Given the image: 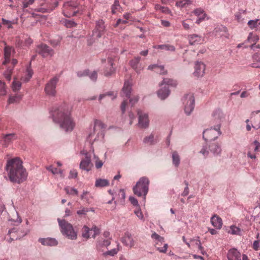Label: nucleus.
Here are the masks:
<instances>
[{
	"label": "nucleus",
	"mask_w": 260,
	"mask_h": 260,
	"mask_svg": "<svg viewBox=\"0 0 260 260\" xmlns=\"http://www.w3.org/2000/svg\"><path fill=\"white\" fill-rule=\"evenodd\" d=\"M22 164V160L18 157L7 161L5 170L8 179L11 182L20 184L26 180L28 174Z\"/></svg>",
	"instance_id": "1"
},
{
	"label": "nucleus",
	"mask_w": 260,
	"mask_h": 260,
	"mask_svg": "<svg viewBox=\"0 0 260 260\" xmlns=\"http://www.w3.org/2000/svg\"><path fill=\"white\" fill-rule=\"evenodd\" d=\"M50 113L53 121L59 123L60 128L65 132H70L74 129L76 122L70 113L65 112L63 106L53 107Z\"/></svg>",
	"instance_id": "2"
},
{
	"label": "nucleus",
	"mask_w": 260,
	"mask_h": 260,
	"mask_svg": "<svg viewBox=\"0 0 260 260\" xmlns=\"http://www.w3.org/2000/svg\"><path fill=\"white\" fill-rule=\"evenodd\" d=\"M105 124L100 120H95L93 124H91L88 130L87 140L91 144L95 141H102L105 134L104 129Z\"/></svg>",
	"instance_id": "3"
},
{
	"label": "nucleus",
	"mask_w": 260,
	"mask_h": 260,
	"mask_svg": "<svg viewBox=\"0 0 260 260\" xmlns=\"http://www.w3.org/2000/svg\"><path fill=\"white\" fill-rule=\"evenodd\" d=\"M149 185V179L146 177L140 178L136 185L133 187L134 193L138 197L143 196L145 200L146 196L148 192Z\"/></svg>",
	"instance_id": "4"
},
{
	"label": "nucleus",
	"mask_w": 260,
	"mask_h": 260,
	"mask_svg": "<svg viewBox=\"0 0 260 260\" xmlns=\"http://www.w3.org/2000/svg\"><path fill=\"white\" fill-rule=\"evenodd\" d=\"M177 83L176 81L169 79L164 78L160 84V88L157 92L158 96L161 100H164L170 94L169 86L175 87Z\"/></svg>",
	"instance_id": "5"
},
{
	"label": "nucleus",
	"mask_w": 260,
	"mask_h": 260,
	"mask_svg": "<svg viewBox=\"0 0 260 260\" xmlns=\"http://www.w3.org/2000/svg\"><path fill=\"white\" fill-rule=\"evenodd\" d=\"M61 233L72 240L77 238V234L75 232L72 225L64 219H57Z\"/></svg>",
	"instance_id": "6"
},
{
	"label": "nucleus",
	"mask_w": 260,
	"mask_h": 260,
	"mask_svg": "<svg viewBox=\"0 0 260 260\" xmlns=\"http://www.w3.org/2000/svg\"><path fill=\"white\" fill-rule=\"evenodd\" d=\"M132 90V82L131 81L127 80L124 82L123 88L121 90V96L129 99V103L133 107L137 103L139 99L138 96H135L130 99L131 93Z\"/></svg>",
	"instance_id": "7"
},
{
	"label": "nucleus",
	"mask_w": 260,
	"mask_h": 260,
	"mask_svg": "<svg viewBox=\"0 0 260 260\" xmlns=\"http://www.w3.org/2000/svg\"><path fill=\"white\" fill-rule=\"evenodd\" d=\"M59 76L56 75L51 78L45 84L44 91L46 95L54 97L56 94V85L59 81Z\"/></svg>",
	"instance_id": "8"
},
{
	"label": "nucleus",
	"mask_w": 260,
	"mask_h": 260,
	"mask_svg": "<svg viewBox=\"0 0 260 260\" xmlns=\"http://www.w3.org/2000/svg\"><path fill=\"white\" fill-rule=\"evenodd\" d=\"M221 134L219 125H214L213 127L205 130L203 133V137L206 141H211L216 139Z\"/></svg>",
	"instance_id": "9"
},
{
	"label": "nucleus",
	"mask_w": 260,
	"mask_h": 260,
	"mask_svg": "<svg viewBox=\"0 0 260 260\" xmlns=\"http://www.w3.org/2000/svg\"><path fill=\"white\" fill-rule=\"evenodd\" d=\"M184 113L190 115L194 108V98L192 94H187L182 99Z\"/></svg>",
	"instance_id": "10"
},
{
	"label": "nucleus",
	"mask_w": 260,
	"mask_h": 260,
	"mask_svg": "<svg viewBox=\"0 0 260 260\" xmlns=\"http://www.w3.org/2000/svg\"><path fill=\"white\" fill-rule=\"evenodd\" d=\"M78 7V4L75 2H67L65 3L63 6V13L64 16L71 17L75 16L78 12L76 9Z\"/></svg>",
	"instance_id": "11"
},
{
	"label": "nucleus",
	"mask_w": 260,
	"mask_h": 260,
	"mask_svg": "<svg viewBox=\"0 0 260 260\" xmlns=\"http://www.w3.org/2000/svg\"><path fill=\"white\" fill-rule=\"evenodd\" d=\"M151 238L155 241L156 249L161 253H166L168 246L167 243H164V238L155 232L151 235Z\"/></svg>",
	"instance_id": "12"
},
{
	"label": "nucleus",
	"mask_w": 260,
	"mask_h": 260,
	"mask_svg": "<svg viewBox=\"0 0 260 260\" xmlns=\"http://www.w3.org/2000/svg\"><path fill=\"white\" fill-rule=\"evenodd\" d=\"M105 22L102 19L96 21L95 27L92 32V37L94 39L100 38L105 32Z\"/></svg>",
	"instance_id": "13"
},
{
	"label": "nucleus",
	"mask_w": 260,
	"mask_h": 260,
	"mask_svg": "<svg viewBox=\"0 0 260 260\" xmlns=\"http://www.w3.org/2000/svg\"><path fill=\"white\" fill-rule=\"evenodd\" d=\"M36 52L43 57H51L54 54V50L45 44L38 45L36 47Z\"/></svg>",
	"instance_id": "14"
},
{
	"label": "nucleus",
	"mask_w": 260,
	"mask_h": 260,
	"mask_svg": "<svg viewBox=\"0 0 260 260\" xmlns=\"http://www.w3.org/2000/svg\"><path fill=\"white\" fill-rule=\"evenodd\" d=\"M46 6L42 5L41 8L37 9L38 12L42 13L50 12L53 11L58 5L57 0H45Z\"/></svg>",
	"instance_id": "15"
},
{
	"label": "nucleus",
	"mask_w": 260,
	"mask_h": 260,
	"mask_svg": "<svg viewBox=\"0 0 260 260\" xmlns=\"http://www.w3.org/2000/svg\"><path fill=\"white\" fill-rule=\"evenodd\" d=\"M138 125L141 128H147L149 124V120L148 115L146 113L142 112L141 110H138Z\"/></svg>",
	"instance_id": "16"
},
{
	"label": "nucleus",
	"mask_w": 260,
	"mask_h": 260,
	"mask_svg": "<svg viewBox=\"0 0 260 260\" xmlns=\"http://www.w3.org/2000/svg\"><path fill=\"white\" fill-rule=\"evenodd\" d=\"M83 153L85 154V158L81 160L80 168L82 170L88 172L91 170L92 166L91 162V155L88 152Z\"/></svg>",
	"instance_id": "17"
},
{
	"label": "nucleus",
	"mask_w": 260,
	"mask_h": 260,
	"mask_svg": "<svg viewBox=\"0 0 260 260\" xmlns=\"http://www.w3.org/2000/svg\"><path fill=\"white\" fill-rule=\"evenodd\" d=\"M213 123H215V125L221 126L222 121L224 119V115L222 111L220 109H216L212 114Z\"/></svg>",
	"instance_id": "18"
},
{
	"label": "nucleus",
	"mask_w": 260,
	"mask_h": 260,
	"mask_svg": "<svg viewBox=\"0 0 260 260\" xmlns=\"http://www.w3.org/2000/svg\"><path fill=\"white\" fill-rule=\"evenodd\" d=\"M32 42V40L27 36H23L22 38L18 37L16 39V45L20 48L29 47Z\"/></svg>",
	"instance_id": "19"
},
{
	"label": "nucleus",
	"mask_w": 260,
	"mask_h": 260,
	"mask_svg": "<svg viewBox=\"0 0 260 260\" xmlns=\"http://www.w3.org/2000/svg\"><path fill=\"white\" fill-rule=\"evenodd\" d=\"M121 241L124 245L130 248L135 245V241L129 232L125 233L123 237L121 238Z\"/></svg>",
	"instance_id": "20"
},
{
	"label": "nucleus",
	"mask_w": 260,
	"mask_h": 260,
	"mask_svg": "<svg viewBox=\"0 0 260 260\" xmlns=\"http://www.w3.org/2000/svg\"><path fill=\"white\" fill-rule=\"evenodd\" d=\"M141 57L137 56L132 59L129 61L131 67L137 73L140 74L143 70L144 67L140 62Z\"/></svg>",
	"instance_id": "21"
},
{
	"label": "nucleus",
	"mask_w": 260,
	"mask_h": 260,
	"mask_svg": "<svg viewBox=\"0 0 260 260\" xmlns=\"http://www.w3.org/2000/svg\"><path fill=\"white\" fill-rule=\"evenodd\" d=\"M205 64L203 62L197 61L194 66V76L198 77L203 76L205 74Z\"/></svg>",
	"instance_id": "22"
},
{
	"label": "nucleus",
	"mask_w": 260,
	"mask_h": 260,
	"mask_svg": "<svg viewBox=\"0 0 260 260\" xmlns=\"http://www.w3.org/2000/svg\"><path fill=\"white\" fill-rule=\"evenodd\" d=\"M188 40L189 41V44L191 45L201 44L204 41V37L197 34L188 35Z\"/></svg>",
	"instance_id": "23"
},
{
	"label": "nucleus",
	"mask_w": 260,
	"mask_h": 260,
	"mask_svg": "<svg viewBox=\"0 0 260 260\" xmlns=\"http://www.w3.org/2000/svg\"><path fill=\"white\" fill-rule=\"evenodd\" d=\"M228 260H241L240 252L236 248L230 249L227 253Z\"/></svg>",
	"instance_id": "24"
},
{
	"label": "nucleus",
	"mask_w": 260,
	"mask_h": 260,
	"mask_svg": "<svg viewBox=\"0 0 260 260\" xmlns=\"http://www.w3.org/2000/svg\"><path fill=\"white\" fill-rule=\"evenodd\" d=\"M38 241L44 246H55L58 244V242L56 239L50 237L46 238H40L39 239Z\"/></svg>",
	"instance_id": "25"
},
{
	"label": "nucleus",
	"mask_w": 260,
	"mask_h": 260,
	"mask_svg": "<svg viewBox=\"0 0 260 260\" xmlns=\"http://www.w3.org/2000/svg\"><path fill=\"white\" fill-rule=\"evenodd\" d=\"M193 13L198 17L196 21L197 24H200L202 21L205 20L207 16L204 10L200 8L194 9Z\"/></svg>",
	"instance_id": "26"
},
{
	"label": "nucleus",
	"mask_w": 260,
	"mask_h": 260,
	"mask_svg": "<svg viewBox=\"0 0 260 260\" xmlns=\"http://www.w3.org/2000/svg\"><path fill=\"white\" fill-rule=\"evenodd\" d=\"M209 149L214 156H220L222 150L221 146L218 143L211 144L209 146Z\"/></svg>",
	"instance_id": "27"
},
{
	"label": "nucleus",
	"mask_w": 260,
	"mask_h": 260,
	"mask_svg": "<svg viewBox=\"0 0 260 260\" xmlns=\"http://www.w3.org/2000/svg\"><path fill=\"white\" fill-rule=\"evenodd\" d=\"M212 225L216 229H220L222 225V219L217 215H214L211 218Z\"/></svg>",
	"instance_id": "28"
},
{
	"label": "nucleus",
	"mask_w": 260,
	"mask_h": 260,
	"mask_svg": "<svg viewBox=\"0 0 260 260\" xmlns=\"http://www.w3.org/2000/svg\"><path fill=\"white\" fill-rule=\"evenodd\" d=\"M108 62L109 63L108 67L106 68L104 71V75L107 77L111 76L115 72V69L113 67V59L109 57Z\"/></svg>",
	"instance_id": "29"
},
{
	"label": "nucleus",
	"mask_w": 260,
	"mask_h": 260,
	"mask_svg": "<svg viewBox=\"0 0 260 260\" xmlns=\"http://www.w3.org/2000/svg\"><path fill=\"white\" fill-rule=\"evenodd\" d=\"M34 74L33 71L30 67V63L27 67L24 75L22 76L21 79L23 82H27L31 78Z\"/></svg>",
	"instance_id": "30"
},
{
	"label": "nucleus",
	"mask_w": 260,
	"mask_h": 260,
	"mask_svg": "<svg viewBox=\"0 0 260 260\" xmlns=\"http://www.w3.org/2000/svg\"><path fill=\"white\" fill-rule=\"evenodd\" d=\"M92 198L91 193L87 190H83L80 196L81 200L88 204L91 203Z\"/></svg>",
	"instance_id": "31"
},
{
	"label": "nucleus",
	"mask_w": 260,
	"mask_h": 260,
	"mask_svg": "<svg viewBox=\"0 0 260 260\" xmlns=\"http://www.w3.org/2000/svg\"><path fill=\"white\" fill-rule=\"evenodd\" d=\"M190 241L191 242H193V244L198 247L199 250L200 251L201 253L203 255H204L206 253V251H205L204 247L202 245L200 237L199 236L191 239L190 240Z\"/></svg>",
	"instance_id": "32"
},
{
	"label": "nucleus",
	"mask_w": 260,
	"mask_h": 260,
	"mask_svg": "<svg viewBox=\"0 0 260 260\" xmlns=\"http://www.w3.org/2000/svg\"><path fill=\"white\" fill-rule=\"evenodd\" d=\"M111 238L99 240L96 242V247L98 250H100L101 249L104 247H107L111 244Z\"/></svg>",
	"instance_id": "33"
},
{
	"label": "nucleus",
	"mask_w": 260,
	"mask_h": 260,
	"mask_svg": "<svg viewBox=\"0 0 260 260\" xmlns=\"http://www.w3.org/2000/svg\"><path fill=\"white\" fill-rule=\"evenodd\" d=\"M18 232L16 228H14L10 230L8 232V234L10 235V238L7 239V241L10 243L12 241L17 240L20 238V236H17V233Z\"/></svg>",
	"instance_id": "34"
},
{
	"label": "nucleus",
	"mask_w": 260,
	"mask_h": 260,
	"mask_svg": "<svg viewBox=\"0 0 260 260\" xmlns=\"http://www.w3.org/2000/svg\"><path fill=\"white\" fill-rule=\"evenodd\" d=\"M13 51V49L9 46H6L4 49V57L5 60L3 61V64H6L9 62L11 54L12 52Z\"/></svg>",
	"instance_id": "35"
},
{
	"label": "nucleus",
	"mask_w": 260,
	"mask_h": 260,
	"mask_svg": "<svg viewBox=\"0 0 260 260\" xmlns=\"http://www.w3.org/2000/svg\"><path fill=\"white\" fill-rule=\"evenodd\" d=\"M17 138V136L14 133L8 134L4 136L3 140L5 145H7L14 140Z\"/></svg>",
	"instance_id": "36"
},
{
	"label": "nucleus",
	"mask_w": 260,
	"mask_h": 260,
	"mask_svg": "<svg viewBox=\"0 0 260 260\" xmlns=\"http://www.w3.org/2000/svg\"><path fill=\"white\" fill-rule=\"evenodd\" d=\"M153 48L155 49H164L167 51H175V47L172 45L170 44H164L153 46Z\"/></svg>",
	"instance_id": "37"
},
{
	"label": "nucleus",
	"mask_w": 260,
	"mask_h": 260,
	"mask_svg": "<svg viewBox=\"0 0 260 260\" xmlns=\"http://www.w3.org/2000/svg\"><path fill=\"white\" fill-rule=\"evenodd\" d=\"M109 185V181L105 179H97L95 182V186L96 187H103Z\"/></svg>",
	"instance_id": "38"
},
{
	"label": "nucleus",
	"mask_w": 260,
	"mask_h": 260,
	"mask_svg": "<svg viewBox=\"0 0 260 260\" xmlns=\"http://www.w3.org/2000/svg\"><path fill=\"white\" fill-rule=\"evenodd\" d=\"M116 248H114L110 250H108L107 251L104 252L103 254L105 256L110 255L111 256H113L117 254L118 251L120 250V244L118 242H116Z\"/></svg>",
	"instance_id": "39"
},
{
	"label": "nucleus",
	"mask_w": 260,
	"mask_h": 260,
	"mask_svg": "<svg viewBox=\"0 0 260 260\" xmlns=\"http://www.w3.org/2000/svg\"><path fill=\"white\" fill-rule=\"evenodd\" d=\"M172 163L175 167H178L180 164V158L177 151H173L172 154Z\"/></svg>",
	"instance_id": "40"
},
{
	"label": "nucleus",
	"mask_w": 260,
	"mask_h": 260,
	"mask_svg": "<svg viewBox=\"0 0 260 260\" xmlns=\"http://www.w3.org/2000/svg\"><path fill=\"white\" fill-rule=\"evenodd\" d=\"M192 4L190 0H181L176 3V6L180 9L186 8Z\"/></svg>",
	"instance_id": "41"
},
{
	"label": "nucleus",
	"mask_w": 260,
	"mask_h": 260,
	"mask_svg": "<svg viewBox=\"0 0 260 260\" xmlns=\"http://www.w3.org/2000/svg\"><path fill=\"white\" fill-rule=\"evenodd\" d=\"M154 69H157L159 70L160 74H165L167 71L165 70L164 67L163 66H158L156 64H151L148 66V70H153Z\"/></svg>",
	"instance_id": "42"
},
{
	"label": "nucleus",
	"mask_w": 260,
	"mask_h": 260,
	"mask_svg": "<svg viewBox=\"0 0 260 260\" xmlns=\"http://www.w3.org/2000/svg\"><path fill=\"white\" fill-rule=\"evenodd\" d=\"M121 7L120 6L118 0H114L113 5L111 7V12L112 14H115L117 12H121Z\"/></svg>",
	"instance_id": "43"
},
{
	"label": "nucleus",
	"mask_w": 260,
	"mask_h": 260,
	"mask_svg": "<svg viewBox=\"0 0 260 260\" xmlns=\"http://www.w3.org/2000/svg\"><path fill=\"white\" fill-rule=\"evenodd\" d=\"M64 190L67 194L71 196H78L79 193L78 190L74 187L66 186L64 187Z\"/></svg>",
	"instance_id": "44"
},
{
	"label": "nucleus",
	"mask_w": 260,
	"mask_h": 260,
	"mask_svg": "<svg viewBox=\"0 0 260 260\" xmlns=\"http://www.w3.org/2000/svg\"><path fill=\"white\" fill-rule=\"evenodd\" d=\"M228 233L232 235H241V230L239 228L233 225L230 226Z\"/></svg>",
	"instance_id": "45"
},
{
	"label": "nucleus",
	"mask_w": 260,
	"mask_h": 260,
	"mask_svg": "<svg viewBox=\"0 0 260 260\" xmlns=\"http://www.w3.org/2000/svg\"><path fill=\"white\" fill-rule=\"evenodd\" d=\"M21 87V82L18 81L16 79H14L12 85V88L13 91L16 92L20 89Z\"/></svg>",
	"instance_id": "46"
},
{
	"label": "nucleus",
	"mask_w": 260,
	"mask_h": 260,
	"mask_svg": "<svg viewBox=\"0 0 260 260\" xmlns=\"http://www.w3.org/2000/svg\"><path fill=\"white\" fill-rule=\"evenodd\" d=\"M137 217L142 221L144 222L145 220L143 213L140 207L136 209L134 211Z\"/></svg>",
	"instance_id": "47"
},
{
	"label": "nucleus",
	"mask_w": 260,
	"mask_h": 260,
	"mask_svg": "<svg viewBox=\"0 0 260 260\" xmlns=\"http://www.w3.org/2000/svg\"><path fill=\"white\" fill-rule=\"evenodd\" d=\"M106 96H111V100L115 99L117 96V94L113 91H109L104 94H100L99 96V100L101 101Z\"/></svg>",
	"instance_id": "48"
},
{
	"label": "nucleus",
	"mask_w": 260,
	"mask_h": 260,
	"mask_svg": "<svg viewBox=\"0 0 260 260\" xmlns=\"http://www.w3.org/2000/svg\"><path fill=\"white\" fill-rule=\"evenodd\" d=\"M258 21V19L250 20L248 22V25L250 28L253 29L260 25Z\"/></svg>",
	"instance_id": "49"
},
{
	"label": "nucleus",
	"mask_w": 260,
	"mask_h": 260,
	"mask_svg": "<svg viewBox=\"0 0 260 260\" xmlns=\"http://www.w3.org/2000/svg\"><path fill=\"white\" fill-rule=\"evenodd\" d=\"M227 28L225 26H223L222 25H221L218 27H216L215 28L214 30V33L215 34V35L217 36L218 33L219 32H222L223 33L226 34L227 32Z\"/></svg>",
	"instance_id": "50"
},
{
	"label": "nucleus",
	"mask_w": 260,
	"mask_h": 260,
	"mask_svg": "<svg viewBox=\"0 0 260 260\" xmlns=\"http://www.w3.org/2000/svg\"><path fill=\"white\" fill-rule=\"evenodd\" d=\"M46 169L51 172L53 174H62V171L61 170H58L57 168H53L52 166H49L48 167H46Z\"/></svg>",
	"instance_id": "51"
},
{
	"label": "nucleus",
	"mask_w": 260,
	"mask_h": 260,
	"mask_svg": "<svg viewBox=\"0 0 260 260\" xmlns=\"http://www.w3.org/2000/svg\"><path fill=\"white\" fill-rule=\"evenodd\" d=\"M199 153L201 154L204 158H206L209 154V151L208 150V147L207 146H203L202 149L199 151Z\"/></svg>",
	"instance_id": "52"
},
{
	"label": "nucleus",
	"mask_w": 260,
	"mask_h": 260,
	"mask_svg": "<svg viewBox=\"0 0 260 260\" xmlns=\"http://www.w3.org/2000/svg\"><path fill=\"white\" fill-rule=\"evenodd\" d=\"M88 212V208L81 207L77 211V214L79 216H85Z\"/></svg>",
	"instance_id": "53"
},
{
	"label": "nucleus",
	"mask_w": 260,
	"mask_h": 260,
	"mask_svg": "<svg viewBox=\"0 0 260 260\" xmlns=\"http://www.w3.org/2000/svg\"><path fill=\"white\" fill-rule=\"evenodd\" d=\"M89 231H90V229L88 226H87L86 225L84 226L83 228V232H82L83 237L86 238V239L89 238L90 237Z\"/></svg>",
	"instance_id": "54"
},
{
	"label": "nucleus",
	"mask_w": 260,
	"mask_h": 260,
	"mask_svg": "<svg viewBox=\"0 0 260 260\" xmlns=\"http://www.w3.org/2000/svg\"><path fill=\"white\" fill-rule=\"evenodd\" d=\"M2 21L3 24L7 25L8 28H12L13 27L12 24L15 23L14 21H10L5 18H2Z\"/></svg>",
	"instance_id": "55"
},
{
	"label": "nucleus",
	"mask_w": 260,
	"mask_h": 260,
	"mask_svg": "<svg viewBox=\"0 0 260 260\" xmlns=\"http://www.w3.org/2000/svg\"><path fill=\"white\" fill-rule=\"evenodd\" d=\"M7 93L5 83L0 80V95H5Z\"/></svg>",
	"instance_id": "56"
},
{
	"label": "nucleus",
	"mask_w": 260,
	"mask_h": 260,
	"mask_svg": "<svg viewBox=\"0 0 260 260\" xmlns=\"http://www.w3.org/2000/svg\"><path fill=\"white\" fill-rule=\"evenodd\" d=\"M154 141V136L151 134L144 139L143 142L145 144H152Z\"/></svg>",
	"instance_id": "57"
},
{
	"label": "nucleus",
	"mask_w": 260,
	"mask_h": 260,
	"mask_svg": "<svg viewBox=\"0 0 260 260\" xmlns=\"http://www.w3.org/2000/svg\"><path fill=\"white\" fill-rule=\"evenodd\" d=\"M64 25L67 27L71 28L75 27L77 23L73 20H66L64 21Z\"/></svg>",
	"instance_id": "58"
},
{
	"label": "nucleus",
	"mask_w": 260,
	"mask_h": 260,
	"mask_svg": "<svg viewBox=\"0 0 260 260\" xmlns=\"http://www.w3.org/2000/svg\"><path fill=\"white\" fill-rule=\"evenodd\" d=\"M93 157H94V159H95V167L97 169L101 168L103 165V162L102 160H100L99 157L98 156H96L95 154H94Z\"/></svg>",
	"instance_id": "59"
},
{
	"label": "nucleus",
	"mask_w": 260,
	"mask_h": 260,
	"mask_svg": "<svg viewBox=\"0 0 260 260\" xmlns=\"http://www.w3.org/2000/svg\"><path fill=\"white\" fill-rule=\"evenodd\" d=\"M253 146V150L254 152H257L260 149V143L257 140H254L253 142L251 144V146Z\"/></svg>",
	"instance_id": "60"
},
{
	"label": "nucleus",
	"mask_w": 260,
	"mask_h": 260,
	"mask_svg": "<svg viewBox=\"0 0 260 260\" xmlns=\"http://www.w3.org/2000/svg\"><path fill=\"white\" fill-rule=\"evenodd\" d=\"M12 69H8L4 73V75L6 79L10 81L11 79V74H12Z\"/></svg>",
	"instance_id": "61"
},
{
	"label": "nucleus",
	"mask_w": 260,
	"mask_h": 260,
	"mask_svg": "<svg viewBox=\"0 0 260 260\" xmlns=\"http://www.w3.org/2000/svg\"><path fill=\"white\" fill-rule=\"evenodd\" d=\"M20 99H21V97L19 95L10 96L9 99L8 101L10 104L14 103L15 102H17L19 101Z\"/></svg>",
	"instance_id": "62"
},
{
	"label": "nucleus",
	"mask_w": 260,
	"mask_h": 260,
	"mask_svg": "<svg viewBox=\"0 0 260 260\" xmlns=\"http://www.w3.org/2000/svg\"><path fill=\"white\" fill-rule=\"evenodd\" d=\"M129 200L131 203L132 204H133L134 206H135L137 207L138 208L139 207L138 201L136 198H135L134 197H129Z\"/></svg>",
	"instance_id": "63"
},
{
	"label": "nucleus",
	"mask_w": 260,
	"mask_h": 260,
	"mask_svg": "<svg viewBox=\"0 0 260 260\" xmlns=\"http://www.w3.org/2000/svg\"><path fill=\"white\" fill-rule=\"evenodd\" d=\"M97 76V73L95 71H93L91 73L89 72L88 75H87V76L89 77L90 80L93 81H95L96 80Z\"/></svg>",
	"instance_id": "64"
}]
</instances>
